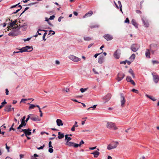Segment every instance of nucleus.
<instances>
[{"instance_id":"obj_43","label":"nucleus","mask_w":159,"mask_h":159,"mask_svg":"<svg viewBox=\"0 0 159 159\" xmlns=\"http://www.w3.org/2000/svg\"><path fill=\"white\" fill-rule=\"evenodd\" d=\"M23 126H24V125H23L22 124H21L17 128V129H20L22 128V127H23Z\"/></svg>"},{"instance_id":"obj_58","label":"nucleus","mask_w":159,"mask_h":159,"mask_svg":"<svg viewBox=\"0 0 159 159\" xmlns=\"http://www.w3.org/2000/svg\"><path fill=\"white\" fill-rule=\"evenodd\" d=\"M64 90L66 92H68L70 91V90L69 89L66 88L64 89Z\"/></svg>"},{"instance_id":"obj_32","label":"nucleus","mask_w":159,"mask_h":159,"mask_svg":"<svg viewBox=\"0 0 159 159\" xmlns=\"http://www.w3.org/2000/svg\"><path fill=\"white\" fill-rule=\"evenodd\" d=\"M152 63L153 65L157 64L159 63V62L156 60H152Z\"/></svg>"},{"instance_id":"obj_25","label":"nucleus","mask_w":159,"mask_h":159,"mask_svg":"<svg viewBox=\"0 0 159 159\" xmlns=\"http://www.w3.org/2000/svg\"><path fill=\"white\" fill-rule=\"evenodd\" d=\"M131 23L133 25H134L135 27L136 28H137L138 27V24L136 23L135 20H134L133 19L131 21Z\"/></svg>"},{"instance_id":"obj_31","label":"nucleus","mask_w":159,"mask_h":159,"mask_svg":"<svg viewBox=\"0 0 159 159\" xmlns=\"http://www.w3.org/2000/svg\"><path fill=\"white\" fill-rule=\"evenodd\" d=\"M84 39L85 41H89L91 39V38L89 37H84Z\"/></svg>"},{"instance_id":"obj_17","label":"nucleus","mask_w":159,"mask_h":159,"mask_svg":"<svg viewBox=\"0 0 159 159\" xmlns=\"http://www.w3.org/2000/svg\"><path fill=\"white\" fill-rule=\"evenodd\" d=\"M142 21L145 27H148L149 26V24L147 20H145L143 19H142Z\"/></svg>"},{"instance_id":"obj_3","label":"nucleus","mask_w":159,"mask_h":159,"mask_svg":"<svg viewBox=\"0 0 159 159\" xmlns=\"http://www.w3.org/2000/svg\"><path fill=\"white\" fill-rule=\"evenodd\" d=\"M33 49V48L32 47L26 46L25 47L22 48L20 49V52H30L32 51Z\"/></svg>"},{"instance_id":"obj_39","label":"nucleus","mask_w":159,"mask_h":159,"mask_svg":"<svg viewBox=\"0 0 159 159\" xmlns=\"http://www.w3.org/2000/svg\"><path fill=\"white\" fill-rule=\"evenodd\" d=\"M132 91L136 93H138V90L134 89H132Z\"/></svg>"},{"instance_id":"obj_11","label":"nucleus","mask_w":159,"mask_h":159,"mask_svg":"<svg viewBox=\"0 0 159 159\" xmlns=\"http://www.w3.org/2000/svg\"><path fill=\"white\" fill-rule=\"evenodd\" d=\"M103 37L107 41L111 40L113 39L112 36L109 34L104 35Z\"/></svg>"},{"instance_id":"obj_22","label":"nucleus","mask_w":159,"mask_h":159,"mask_svg":"<svg viewBox=\"0 0 159 159\" xmlns=\"http://www.w3.org/2000/svg\"><path fill=\"white\" fill-rule=\"evenodd\" d=\"M146 96L147 98H150L153 101H156V99L153 96H150L148 94H146L145 95Z\"/></svg>"},{"instance_id":"obj_60","label":"nucleus","mask_w":159,"mask_h":159,"mask_svg":"<svg viewBox=\"0 0 159 159\" xmlns=\"http://www.w3.org/2000/svg\"><path fill=\"white\" fill-rule=\"evenodd\" d=\"M136 12L138 14L141 13V11H140L139 10H136Z\"/></svg>"},{"instance_id":"obj_55","label":"nucleus","mask_w":159,"mask_h":159,"mask_svg":"<svg viewBox=\"0 0 159 159\" xmlns=\"http://www.w3.org/2000/svg\"><path fill=\"white\" fill-rule=\"evenodd\" d=\"M93 45V43H91L89 44V46H88V48H90V47H91Z\"/></svg>"},{"instance_id":"obj_40","label":"nucleus","mask_w":159,"mask_h":159,"mask_svg":"<svg viewBox=\"0 0 159 159\" xmlns=\"http://www.w3.org/2000/svg\"><path fill=\"white\" fill-rule=\"evenodd\" d=\"M45 146V145L44 144H43V146L40 147H39V148H37V149H38V150H40V149H43V148Z\"/></svg>"},{"instance_id":"obj_14","label":"nucleus","mask_w":159,"mask_h":159,"mask_svg":"<svg viewBox=\"0 0 159 159\" xmlns=\"http://www.w3.org/2000/svg\"><path fill=\"white\" fill-rule=\"evenodd\" d=\"M126 80L127 82H130L131 84L134 85H135V83L132 80L131 78L130 77L127 76L126 77Z\"/></svg>"},{"instance_id":"obj_36","label":"nucleus","mask_w":159,"mask_h":159,"mask_svg":"<svg viewBox=\"0 0 159 159\" xmlns=\"http://www.w3.org/2000/svg\"><path fill=\"white\" fill-rule=\"evenodd\" d=\"M97 106V105H94L93 106L91 107H89V108H88L87 110H89L90 108H92L93 110L96 108Z\"/></svg>"},{"instance_id":"obj_38","label":"nucleus","mask_w":159,"mask_h":159,"mask_svg":"<svg viewBox=\"0 0 159 159\" xmlns=\"http://www.w3.org/2000/svg\"><path fill=\"white\" fill-rule=\"evenodd\" d=\"M8 35L10 36H14L15 34L12 32H10L8 34Z\"/></svg>"},{"instance_id":"obj_18","label":"nucleus","mask_w":159,"mask_h":159,"mask_svg":"<svg viewBox=\"0 0 159 159\" xmlns=\"http://www.w3.org/2000/svg\"><path fill=\"white\" fill-rule=\"evenodd\" d=\"M91 154L93 155L94 157H97L99 155L100 153L98 151H96L94 152L91 153Z\"/></svg>"},{"instance_id":"obj_30","label":"nucleus","mask_w":159,"mask_h":159,"mask_svg":"<svg viewBox=\"0 0 159 159\" xmlns=\"http://www.w3.org/2000/svg\"><path fill=\"white\" fill-rule=\"evenodd\" d=\"M78 126V125H74L72 127L71 130L72 131H74L75 130V128L77 127Z\"/></svg>"},{"instance_id":"obj_6","label":"nucleus","mask_w":159,"mask_h":159,"mask_svg":"<svg viewBox=\"0 0 159 159\" xmlns=\"http://www.w3.org/2000/svg\"><path fill=\"white\" fill-rule=\"evenodd\" d=\"M68 58L73 61L77 62L80 61L81 59L73 55H70L68 56Z\"/></svg>"},{"instance_id":"obj_16","label":"nucleus","mask_w":159,"mask_h":159,"mask_svg":"<svg viewBox=\"0 0 159 159\" xmlns=\"http://www.w3.org/2000/svg\"><path fill=\"white\" fill-rule=\"evenodd\" d=\"M56 122L57 125L59 126H62L63 125L62 121L60 119H57L56 120Z\"/></svg>"},{"instance_id":"obj_42","label":"nucleus","mask_w":159,"mask_h":159,"mask_svg":"<svg viewBox=\"0 0 159 159\" xmlns=\"http://www.w3.org/2000/svg\"><path fill=\"white\" fill-rule=\"evenodd\" d=\"M52 148H50L48 149V151L50 153H52L53 152V150Z\"/></svg>"},{"instance_id":"obj_56","label":"nucleus","mask_w":159,"mask_h":159,"mask_svg":"<svg viewBox=\"0 0 159 159\" xmlns=\"http://www.w3.org/2000/svg\"><path fill=\"white\" fill-rule=\"evenodd\" d=\"M97 147L96 146H95V147H91V148H89V149H90V150H94V149H95Z\"/></svg>"},{"instance_id":"obj_44","label":"nucleus","mask_w":159,"mask_h":159,"mask_svg":"<svg viewBox=\"0 0 159 159\" xmlns=\"http://www.w3.org/2000/svg\"><path fill=\"white\" fill-rule=\"evenodd\" d=\"M75 148H77L79 147L78 144L76 143H74V145L73 146Z\"/></svg>"},{"instance_id":"obj_46","label":"nucleus","mask_w":159,"mask_h":159,"mask_svg":"<svg viewBox=\"0 0 159 159\" xmlns=\"http://www.w3.org/2000/svg\"><path fill=\"white\" fill-rule=\"evenodd\" d=\"M27 117V118H26V120H25L26 122H27L30 119V117L29 115H28Z\"/></svg>"},{"instance_id":"obj_10","label":"nucleus","mask_w":159,"mask_h":159,"mask_svg":"<svg viewBox=\"0 0 159 159\" xmlns=\"http://www.w3.org/2000/svg\"><path fill=\"white\" fill-rule=\"evenodd\" d=\"M120 50L119 49H117L114 52V56L116 58L118 59L120 58Z\"/></svg>"},{"instance_id":"obj_45","label":"nucleus","mask_w":159,"mask_h":159,"mask_svg":"<svg viewBox=\"0 0 159 159\" xmlns=\"http://www.w3.org/2000/svg\"><path fill=\"white\" fill-rule=\"evenodd\" d=\"M55 17V16L54 15L51 16L50 17V18H49V19L50 20H53L54 19Z\"/></svg>"},{"instance_id":"obj_28","label":"nucleus","mask_w":159,"mask_h":159,"mask_svg":"<svg viewBox=\"0 0 159 159\" xmlns=\"http://www.w3.org/2000/svg\"><path fill=\"white\" fill-rule=\"evenodd\" d=\"M30 106L29 108V110H30L31 109L34 108L35 107H36L35 105L33 104H30Z\"/></svg>"},{"instance_id":"obj_64","label":"nucleus","mask_w":159,"mask_h":159,"mask_svg":"<svg viewBox=\"0 0 159 159\" xmlns=\"http://www.w3.org/2000/svg\"><path fill=\"white\" fill-rule=\"evenodd\" d=\"M100 54V53H97V54H95L94 55V57L95 58H96L98 57V56Z\"/></svg>"},{"instance_id":"obj_20","label":"nucleus","mask_w":159,"mask_h":159,"mask_svg":"<svg viewBox=\"0 0 159 159\" xmlns=\"http://www.w3.org/2000/svg\"><path fill=\"white\" fill-rule=\"evenodd\" d=\"M58 138L59 139H61L63 138L64 137V135L63 133H61L60 132H59L58 133Z\"/></svg>"},{"instance_id":"obj_29","label":"nucleus","mask_w":159,"mask_h":159,"mask_svg":"<svg viewBox=\"0 0 159 159\" xmlns=\"http://www.w3.org/2000/svg\"><path fill=\"white\" fill-rule=\"evenodd\" d=\"M135 54H132L131 56L130 57L129 59L130 60H132L133 61L135 59Z\"/></svg>"},{"instance_id":"obj_15","label":"nucleus","mask_w":159,"mask_h":159,"mask_svg":"<svg viewBox=\"0 0 159 159\" xmlns=\"http://www.w3.org/2000/svg\"><path fill=\"white\" fill-rule=\"evenodd\" d=\"M153 76V79L154 82L157 83L159 81V77L157 75H154L152 74Z\"/></svg>"},{"instance_id":"obj_27","label":"nucleus","mask_w":159,"mask_h":159,"mask_svg":"<svg viewBox=\"0 0 159 159\" xmlns=\"http://www.w3.org/2000/svg\"><path fill=\"white\" fill-rule=\"evenodd\" d=\"M65 139L66 140V141H69L71 140L72 139L71 137H68V135L67 134L65 135Z\"/></svg>"},{"instance_id":"obj_21","label":"nucleus","mask_w":159,"mask_h":159,"mask_svg":"<svg viewBox=\"0 0 159 159\" xmlns=\"http://www.w3.org/2000/svg\"><path fill=\"white\" fill-rule=\"evenodd\" d=\"M11 105H9L7 106L4 109L5 111H7L8 112L10 111H11Z\"/></svg>"},{"instance_id":"obj_2","label":"nucleus","mask_w":159,"mask_h":159,"mask_svg":"<svg viewBox=\"0 0 159 159\" xmlns=\"http://www.w3.org/2000/svg\"><path fill=\"white\" fill-rule=\"evenodd\" d=\"M106 127L108 129H112L115 130L118 129V128L116 126L115 124L112 122H107L106 125Z\"/></svg>"},{"instance_id":"obj_35","label":"nucleus","mask_w":159,"mask_h":159,"mask_svg":"<svg viewBox=\"0 0 159 159\" xmlns=\"http://www.w3.org/2000/svg\"><path fill=\"white\" fill-rule=\"evenodd\" d=\"M32 100V101H34V99H32V98L22 99H21V101H20V102L21 103V102H22L23 101H27V100Z\"/></svg>"},{"instance_id":"obj_63","label":"nucleus","mask_w":159,"mask_h":159,"mask_svg":"<svg viewBox=\"0 0 159 159\" xmlns=\"http://www.w3.org/2000/svg\"><path fill=\"white\" fill-rule=\"evenodd\" d=\"M15 130V129L13 128V127H11L9 129V131H11V130Z\"/></svg>"},{"instance_id":"obj_59","label":"nucleus","mask_w":159,"mask_h":159,"mask_svg":"<svg viewBox=\"0 0 159 159\" xmlns=\"http://www.w3.org/2000/svg\"><path fill=\"white\" fill-rule=\"evenodd\" d=\"M126 62H127V61H123L121 62H120V64H124V65H125L126 64Z\"/></svg>"},{"instance_id":"obj_12","label":"nucleus","mask_w":159,"mask_h":159,"mask_svg":"<svg viewBox=\"0 0 159 159\" xmlns=\"http://www.w3.org/2000/svg\"><path fill=\"white\" fill-rule=\"evenodd\" d=\"M111 97V95L110 94H107L106 95L104 96L103 98V99L105 100V103L108 101Z\"/></svg>"},{"instance_id":"obj_61","label":"nucleus","mask_w":159,"mask_h":159,"mask_svg":"<svg viewBox=\"0 0 159 159\" xmlns=\"http://www.w3.org/2000/svg\"><path fill=\"white\" fill-rule=\"evenodd\" d=\"M6 148L8 152H9V149L10 148L9 147H8L7 146V143L6 144Z\"/></svg>"},{"instance_id":"obj_1","label":"nucleus","mask_w":159,"mask_h":159,"mask_svg":"<svg viewBox=\"0 0 159 159\" xmlns=\"http://www.w3.org/2000/svg\"><path fill=\"white\" fill-rule=\"evenodd\" d=\"M119 144V143L116 141H113L111 143L108 145L107 149L110 150L116 148Z\"/></svg>"},{"instance_id":"obj_23","label":"nucleus","mask_w":159,"mask_h":159,"mask_svg":"<svg viewBox=\"0 0 159 159\" xmlns=\"http://www.w3.org/2000/svg\"><path fill=\"white\" fill-rule=\"evenodd\" d=\"M145 55H146V56L147 57H148V58H150V52H149V50L147 49L146 51V53H145Z\"/></svg>"},{"instance_id":"obj_52","label":"nucleus","mask_w":159,"mask_h":159,"mask_svg":"<svg viewBox=\"0 0 159 159\" xmlns=\"http://www.w3.org/2000/svg\"><path fill=\"white\" fill-rule=\"evenodd\" d=\"M129 19L128 18H126V20H125V22L129 23Z\"/></svg>"},{"instance_id":"obj_51","label":"nucleus","mask_w":159,"mask_h":159,"mask_svg":"<svg viewBox=\"0 0 159 159\" xmlns=\"http://www.w3.org/2000/svg\"><path fill=\"white\" fill-rule=\"evenodd\" d=\"M5 91H6L5 93H6V95H8L9 91H8V89H5Z\"/></svg>"},{"instance_id":"obj_37","label":"nucleus","mask_w":159,"mask_h":159,"mask_svg":"<svg viewBox=\"0 0 159 159\" xmlns=\"http://www.w3.org/2000/svg\"><path fill=\"white\" fill-rule=\"evenodd\" d=\"M88 89L87 88H81L80 89V90L82 93H84Z\"/></svg>"},{"instance_id":"obj_7","label":"nucleus","mask_w":159,"mask_h":159,"mask_svg":"<svg viewBox=\"0 0 159 159\" xmlns=\"http://www.w3.org/2000/svg\"><path fill=\"white\" fill-rule=\"evenodd\" d=\"M120 102L121 103V106L122 107H123L125 104L126 100L125 97V96L122 94L120 95Z\"/></svg>"},{"instance_id":"obj_50","label":"nucleus","mask_w":159,"mask_h":159,"mask_svg":"<svg viewBox=\"0 0 159 159\" xmlns=\"http://www.w3.org/2000/svg\"><path fill=\"white\" fill-rule=\"evenodd\" d=\"M49 148H53L52 146V142L51 141H49Z\"/></svg>"},{"instance_id":"obj_54","label":"nucleus","mask_w":159,"mask_h":159,"mask_svg":"<svg viewBox=\"0 0 159 159\" xmlns=\"http://www.w3.org/2000/svg\"><path fill=\"white\" fill-rule=\"evenodd\" d=\"M129 72L130 73L131 75L134 73L133 70L131 69L129 70Z\"/></svg>"},{"instance_id":"obj_62","label":"nucleus","mask_w":159,"mask_h":159,"mask_svg":"<svg viewBox=\"0 0 159 159\" xmlns=\"http://www.w3.org/2000/svg\"><path fill=\"white\" fill-rule=\"evenodd\" d=\"M73 14L75 16H77L78 15V13L77 12H75V11L74 12Z\"/></svg>"},{"instance_id":"obj_41","label":"nucleus","mask_w":159,"mask_h":159,"mask_svg":"<svg viewBox=\"0 0 159 159\" xmlns=\"http://www.w3.org/2000/svg\"><path fill=\"white\" fill-rule=\"evenodd\" d=\"M25 122V120H21V124L24 125V126H25L26 125Z\"/></svg>"},{"instance_id":"obj_53","label":"nucleus","mask_w":159,"mask_h":159,"mask_svg":"<svg viewBox=\"0 0 159 159\" xmlns=\"http://www.w3.org/2000/svg\"><path fill=\"white\" fill-rule=\"evenodd\" d=\"M55 64L56 65H58L60 64V62L59 61L57 60L55 61Z\"/></svg>"},{"instance_id":"obj_49","label":"nucleus","mask_w":159,"mask_h":159,"mask_svg":"<svg viewBox=\"0 0 159 159\" xmlns=\"http://www.w3.org/2000/svg\"><path fill=\"white\" fill-rule=\"evenodd\" d=\"M118 3L119 6L120 7H122V5H121V2L120 1H118Z\"/></svg>"},{"instance_id":"obj_57","label":"nucleus","mask_w":159,"mask_h":159,"mask_svg":"<svg viewBox=\"0 0 159 159\" xmlns=\"http://www.w3.org/2000/svg\"><path fill=\"white\" fill-rule=\"evenodd\" d=\"M18 130H19V131L20 132H24L25 130V129H21V128L20 129Z\"/></svg>"},{"instance_id":"obj_5","label":"nucleus","mask_w":159,"mask_h":159,"mask_svg":"<svg viewBox=\"0 0 159 159\" xmlns=\"http://www.w3.org/2000/svg\"><path fill=\"white\" fill-rule=\"evenodd\" d=\"M30 119L33 121H39L41 120V119L39 118V117L36 115L33 114H29Z\"/></svg>"},{"instance_id":"obj_47","label":"nucleus","mask_w":159,"mask_h":159,"mask_svg":"<svg viewBox=\"0 0 159 159\" xmlns=\"http://www.w3.org/2000/svg\"><path fill=\"white\" fill-rule=\"evenodd\" d=\"M20 4V3H19L18 4H17L16 5L12 6H11V7L10 8H13L16 7L18 5H19Z\"/></svg>"},{"instance_id":"obj_8","label":"nucleus","mask_w":159,"mask_h":159,"mask_svg":"<svg viewBox=\"0 0 159 159\" xmlns=\"http://www.w3.org/2000/svg\"><path fill=\"white\" fill-rule=\"evenodd\" d=\"M125 76V75L122 73H119L117 75V77L116 79L117 80L118 82L121 81L123 79Z\"/></svg>"},{"instance_id":"obj_24","label":"nucleus","mask_w":159,"mask_h":159,"mask_svg":"<svg viewBox=\"0 0 159 159\" xmlns=\"http://www.w3.org/2000/svg\"><path fill=\"white\" fill-rule=\"evenodd\" d=\"M74 143L71 142L66 141V145L69 146H73Z\"/></svg>"},{"instance_id":"obj_34","label":"nucleus","mask_w":159,"mask_h":159,"mask_svg":"<svg viewBox=\"0 0 159 159\" xmlns=\"http://www.w3.org/2000/svg\"><path fill=\"white\" fill-rule=\"evenodd\" d=\"M47 31V30H41L40 29H39L37 32V33H38V34L39 35H41V33H39V31Z\"/></svg>"},{"instance_id":"obj_13","label":"nucleus","mask_w":159,"mask_h":159,"mask_svg":"<svg viewBox=\"0 0 159 159\" xmlns=\"http://www.w3.org/2000/svg\"><path fill=\"white\" fill-rule=\"evenodd\" d=\"M31 130L30 129H25L24 133L25 134V136L26 137H27V136H29L31 135Z\"/></svg>"},{"instance_id":"obj_19","label":"nucleus","mask_w":159,"mask_h":159,"mask_svg":"<svg viewBox=\"0 0 159 159\" xmlns=\"http://www.w3.org/2000/svg\"><path fill=\"white\" fill-rule=\"evenodd\" d=\"M93 14V11H89V12L86 13L84 16H83V18H85L86 16H91Z\"/></svg>"},{"instance_id":"obj_33","label":"nucleus","mask_w":159,"mask_h":159,"mask_svg":"<svg viewBox=\"0 0 159 159\" xmlns=\"http://www.w3.org/2000/svg\"><path fill=\"white\" fill-rule=\"evenodd\" d=\"M6 103L7 102H6L5 100H4V102H2L1 103V105H0V109H1L3 107L4 105L6 104Z\"/></svg>"},{"instance_id":"obj_9","label":"nucleus","mask_w":159,"mask_h":159,"mask_svg":"<svg viewBox=\"0 0 159 159\" xmlns=\"http://www.w3.org/2000/svg\"><path fill=\"white\" fill-rule=\"evenodd\" d=\"M139 48V46H138L136 44H133L131 45L130 49L134 52H137Z\"/></svg>"},{"instance_id":"obj_26","label":"nucleus","mask_w":159,"mask_h":159,"mask_svg":"<svg viewBox=\"0 0 159 159\" xmlns=\"http://www.w3.org/2000/svg\"><path fill=\"white\" fill-rule=\"evenodd\" d=\"M104 61V58L102 57H100L98 60V62L99 64H102Z\"/></svg>"},{"instance_id":"obj_4","label":"nucleus","mask_w":159,"mask_h":159,"mask_svg":"<svg viewBox=\"0 0 159 159\" xmlns=\"http://www.w3.org/2000/svg\"><path fill=\"white\" fill-rule=\"evenodd\" d=\"M11 21L9 25L10 26L7 27V30H9L10 29V28H12V29H13L14 28L13 27V26H14V28H16L17 27H18V25H16L17 24H16V23L17 22V20H15L14 21H12V20H11Z\"/></svg>"},{"instance_id":"obj_48","label":"nucleus","mask_w":159,"mask_h":159,"mask_svg":"<svg viewBox=\"0 0 159 159\" xmlns=\"http://www.w3.org/2000/svg\"><path fill=\"white\" fill-rule=\"evenodd\" d=\"M93 71L94 73L95 74H98V73L96 71V70L94 68H93Z\"/></svg>"}]
</instances>
